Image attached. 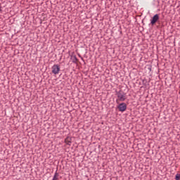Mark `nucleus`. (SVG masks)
<instances>
[{
    "instance_id": "6",
    "label": "nucleus",
    "mask_w": 180,
    "mask_h": 180,
    "mask_svg": "<svg viewBox=\"0 0 180 180\" xmlns=\"http://www.w3.org/2000/svg\"><path fill=\"white\" fill-rule=\"evenodd\" d=\"M58 176H59L58 173L56 172L52 180H58Z\"/></svg>"
},
{
    "instance_id": "7",
    "label": "nucleus",
    "mask_w": 180,
    "mask_h": 180,
    "mask_svg": "<svg viewBox=\"0 0 180 180\" xmlns=\"http://www.w3.org/2000/svg\"><path fill=\"white\" fill-rule=\"evenodd\" d=\"M175 179H176V180H179V179H180V175L177 174L176 175Z\"/></svg>"
},
{
    "instance_id": "2",
    "label": "nucleus",
    "mask_w": 180,
    "mask_h": 180,
    "mask_svg": "<svg viewBox=\"0 0 180 180\" xmlns=\"http://www.w3.org/2000/svg\"><path fill=\"white\" fill-rule=\"evenodd\" d=\"M60 72V65H53L52 66V73L55 75H57Z\"/></svg>"
},
{
    "instance_id": "5",
    "label": "nucleus",
    "mask_w": 180,
    "mask_h": 180,
    "mask_svg": "<svg viewBox=\"0 0 180 180\" xmlns=\"http://www.w3.org/2000/svg\"><path fill=\"white\" fill-rule=\"evenodd\" d=\"M65 143H66L68 146H71V138H66L65 139Z\"/></svg>"
},
{
    "instance_id": "1",
    "label": "nucleus",
    "mask_w": 180,
    "mask_h": 180,
    "mask_svg": "<svg viewBox=\"0 0 180 180\" xmlns=\"http://www.w3.org/2000/svg\"><path fill=\"white\" fill-rule=\"evenodd\" d=\"M117 96L118 98V100L120 101V102H124V101H126V94H124L123 91L117 92Z\"/></svg>"
},
{
    "instance_id": "3",
    "label": "nucleus",
    "mask_w": 180,
    "mask_h": 180,
    "mask_svg": "<svg viewBox=\"0 0 180 180\" xmlns=\"http://www.w3.org/2000/svg\"><path fill=\"white\" fill-rule=\"evenodd\" d=\"M118 109L120 112H124L127 109V105L124 103H120L118 105Z\"/></svg>"
},
{
    "instance_id": "8",
    "label": "nucleus",
    "mask_w": 180,
    "mask_h": 180,
    "mask_svg": "<svg viewBox=\"0 0 180 180\" xmlns=\"http://www.w3.org/2000/svg\"><path fill=\"white\" fill-rule=\"evenodd\" d=\"M0 12H2V6L1 5V4H0Z\"/></svg>"
},
{
    "instance_id": "4",
    "label": "nucleus",
    "mask_w": 180,
    "mask_h": 180,
    "mask_svg": "<svg viewBox=\"0 0 180 180\" xmlns=\"http://www.w3.org/2000/svg\"><path fill=\"white\" fill-rule=\"evenodd\" d=\"M158 19H160V15H158V14L155 15L150 21L151 25H155L158 21Z\"/></svg>"
}]
</instances>
